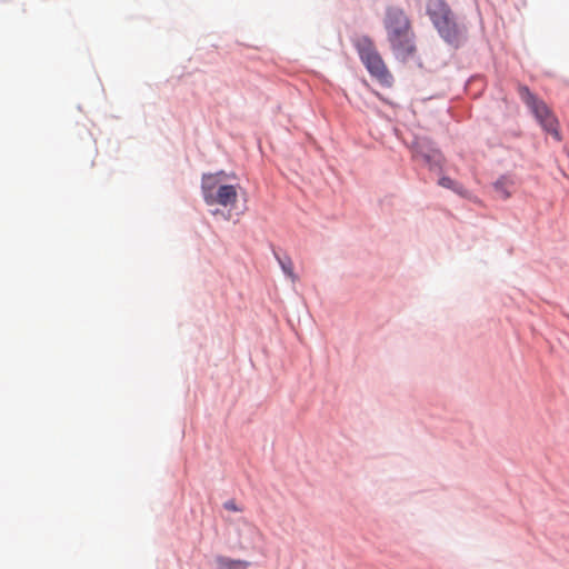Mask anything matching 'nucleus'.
Segmentation results:
<instances>
[{
  "mask_svg": "<svg viewBox=\"0 0 569 569\" xmlns=\"http://www.w3.org/2000/svg\"><path fill=\"white\" fill-rule=\"evenodd\" d=\"M277 261L279 262L283 273L291 280V282L298 281V276L293 271V262L289 256L280 257L274 253Z\"/></svg>",
  "mask_w": 569,
  "mask_h": 569,
  "instance_id": "obj_9",
  "label": "nucleus"
},
{
  "mask_svg": "<svg viewBox=\"0 0 569 569\" xmlns=\"http://www.w3.org/2000/svg\"><path fill=\"white\" fill-rule=\"evenodd\" d=\"M427 13L433 26H436V22L450 18V16L453 14L445 0H429L427 3Z\"/></svg>",
  "mask_w": 569,
  "mask_h": 569,
  "instance_id": "obj_7",
  "label": "nucleus"
},
{
  "mask_svg": "<svg viewBox=\"0 0 569 569\" xmlns=\"http://www.w3.org/2000/svg\"><path fill=\"white\" fill-rule=\"evenodd\" d=\"M436 29L441 38L453 47H459L465 39V30L460 27L453 14L450 18L436 22Z\"/></svg>",
  "mask_w": 569,
  "mask_h": 569,
  "instance_id": "obj_6",
  "label": "nucleus"
},
{
  "mask_svg": "<svg viewBox=\"0 0 569 569\" xmlns=\"http://www.w3.org/2000/svg\"><path fill=\"white\" fill-rule=\"evenodd\" d=\"M387 40L389 42L391 52L397 60L407 62L416 57L417 46L413 30L400 36H393Z\"/></svg>",
  "mask_w": 569,
  "mask_h": 569,
  "instance_id": "obj_5",
  "label": "nucleus"
},
{
  "mask_svg": "<svg viewBox=\"0 0 569 569\" xmlns=\"http://www.w3.org/2000/svg\"><path fill=\"white\" fill-rule=\"evenodd\" d=\"M355 46L369 73L382 86L390 87L393 82L392 74L388 70L373 41L369 37L362 36L356 40Z\"/></svg>",
  "mask_w": 569,
  "mask_h": 569,
  "instance_id": "obj_2",
  "label": "nucleus"
},
{
  "mask_svg": "<svg viewBox=\"0 0 569 569\" xmlns=\"http://www.w3.org/2000/svg\"><path fill=\"white\" fill-rule=\"evenodd\" d=\"M218 563L221 569H246L249 566L246 560H234L226 557L218 558Z\"/></svg>",
  "mask_w": 569,
  "mask_h": 569,
  "instance_id": "obj_10",
  "label": "nucleus"
},
{
  "mask_svg": "<svg viewBox=\"0 0 569 569\" xmlns=\"http://www.w3.org/2000/svg\"><path fill=\"white\" fill-rule=\"evenodd\" d=\"M518 93L545 131L560 140L558 119L547 103L533 94L528 87L519 86Z\"/></svg>",
  "mask_w": 569,
  "mask_h": 569,
  "instance_id": "obj_3",
  "label": "nucleus"
},
{
  "mask_svg": "<svg viewBox=\"0 0 569 569\" xmlns=\"http://www.w3.org/2000/svg\"><path fill=\"white\" fill-rule=\"evenodd\" d=\"M226 177L223 171L202 176L201 190L207 204L233 207L237 203L238 188L233 184L224 183Z\"/></svg>",
  "mask_w": 569,
  "mask_h": 569,
  "instance_id": "obj_1",
  "label": "nucleus"
},
{
  "mask_svg": "<svg viewBox=\"0 0 569 569\" xmlns=\"http://www.w3.org/2000/svg\"><path fill=\"white\" fill-rule=\"evenodd\" d=\"M383 26L387 32V39L413 30L411 21L405 10L395 6L387 8Z\"/></svg>",
  "mask_w": 569,
  "mask_h": 569,
  "instance_id": "obj_4",
  "label": "nucleus"
},
{
  "mask_svg": "<svg viewBox=\"0 0 569 569\" xmlns=\"http://www.w3.org/2000/svg\"><path fill=\"white\" fill-rule=\"evenodd\" d=\"M439 184L443 188H447V189H452L455 190L456 192H461L462 190V187L460 184H458L456 181H453L451 178L449 177H442L440 178L439 180Z\"/></svg>",
  "mask_w": 569,
  "mask_h": 569,
  "instance_id": "obj_11",
  "label": "nucleus"
},
{
  "mask_svg": "<svg viewBox=\"0 0 569 569\" xmlns=\"http://www.w3.org/2000/svg\"><path fill=\"white\" fill-rule=\"evenodd\" d=\"M413 157L416 159H421L426 163H430L431 161L439 163L440 161V153L438 150L431 149L429 151H423L422 147L419 144L413 147Z\"/></svg>",
  "mask_w": 569,
  "mask_h": 569,
  "instance_id": "obj_8",
  "label": "nucleus"
},
{
  "mask_svg": "<svg viewBox=\"0 0 569 569\" xmlns=\"http://www.w3.org/2000/svg\"><path fill=\"white\" fill-rule=\"evenodd\" d=\"M223 507L226 510H229V511H233V512H239V511H242V509L240 507L237 506L236 501L234 500H228L223 503Z\"/></svg>",
  "mask_w": 569,
  "mask_h": 569,
  "instance_id": "obj_12",
  "label": "nucleus"
}]
</instances>
